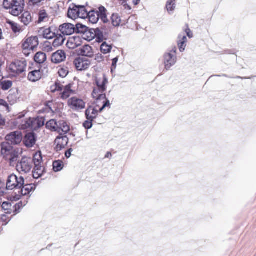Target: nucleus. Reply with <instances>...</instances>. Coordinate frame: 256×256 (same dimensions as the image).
<instances>
[{"label":"nucleus","instance_id":"obj_17","mask_svg":"<svg viewBox=\"0 0 256 256\" xmlns=\"http://www.w3.org/2000/svg\"><path fill=\"white\" fill-rule=\"evenodd\" d=\"M68 142V138L66 136H58L55 140V144H56L55 149L56 151L61 150L65 148Z\"/></svg>","mask_w":256,"mask_h":256},{"label":"nucleus","instance_id":"obj_42","mask_svg":"<svg viewBox=\"0 0 256 256\" xmlns=\"http://www.w3.org/2000/svg\"><path fill=\"white\" fill-rule=\"evenodd\" d=\"M95 34L93 37L96 36V40L99 42H102L104 40H106V38L104 36L103 33L98 28H96L94 30Z\"/></svg>","mask_w":256,"mask_h":256},{"label":"nucleus","instance_id":"obj_40","mask_svg":"<svg viewBox=\"0 0 256 256\" xmlns=\"http://www.w3.org/2000/svg\"><path fill=\"white\" fill-rule=\"evenodd\" d=\"M62 162L60 160H56L53 162V170L55 172L60 171L63 168Z\"/></svg>","mask_w":256,"mask_h":256},{"label":"nucleus","instance_id":"obj_33","mask_svg":"<svg viewBox=\"0 0 256 256\" xmlns=\"http://www.w3.org/2000/svg\"><path fill=\"white\" fill-rule=\"evenodd\" d=\"M46 127L52 131L57 132L58 128V122L55 120H50L46 124Z\"/></svg>","mask_w":256,"mask_h":256},{"label":"nucleus","instance_id":"obj_51","mask_svg":"<svg viewBox=\"0 0 256 256\" xmlns=\"http://www.w3.org/2000/svg\"><path fill=\"white\" fill-rule=\"evenodd\" d=\"M178 41L184 42L186 43V40H187V38L184 34H180L178 36Z\"/></svg>","mask_w":256,"mask_h":256},{"label":"nucleus","instance_id":"obj_46","mask_svg":"<svg viewBox=\"0 0 256 256\" xmlns=\"http://www.w3.org/2000/svg\"><path fill=\"white\" fill-rule=\"evenodd\" d=\"M94 120H87L83 123V126L86 129H90L92 126V121Z\"/></svg>","mask_w":256,"mask_h":256},{"label":"nucleus","instance_id":"obj_54","mask_svg":"<svg viewBox=\"0 0 256 256\" xmlns=\"http://www.w3.org/2000/svg\"><path fill=\"white\" fill-rule=\"evenodd\" d=\"M186 34L188 36L189 38H192L193 36V35H192V34L190 30L188 28L186 30Z\"/></svg>","mask_w":256,"mask_h":256},{"label":"nucleus","instance_id":"obj_61","mask_svg":"<svg viewBox=\"0 0 256 256\" xmlns=\"http://www.w3.org/2000/svg\"><path fill=\"white\" fill-rule=\"evenodd\" d=\"M2 38H3V36H2V30L0 28V40H2Z\"/></svg>","mask_w":256,"mask_h":256},{"label":"nucleus","instance_id":"obj_4","mask_svg":"<svg viewBox=\"0 0 256 256\" xmlns=\"http://www.w3.org/2000/svg\"><path fill=\"white\" fill-rule=\"evenodd\" d=\"M64 82L60 80H57L54 86L50 88L52 92L56 91L62 92L60 94V98L64 100H66L71 94H74V91L72 90V84H68L65 86H64Z\"/></svg>","mask_w":256,"mask_h":256},{"label":"nucleus","instance_id":"obj_13","mask_svg":"<svg viewBox=\"0 0 256 256\" xmlns=\"http://www.w3.org/2000/svg\"><path fill=\"white\" fill-rule=\"evenodd\" d=\"M99 106H98L96 104V107H94L92 106H90L88 108L85 112L87 120H94L97 116L98 115V112H102L100 111L99 108L100 105H102V101L100 102L98 104Z\"/></svg>","mask_w":256,"mask_h":256},{"label":"nucleus","instance_id":"obj_15","mask_svg":"<svg viewBox=\"0 0 256 256\" xmlns=\"http://www.w3.org/2000/svg\"><path fill=\"white\" fill-rule=\"evenodd\" d=\"M74 64L78 70H84L90 66V62L84 58H78L74 61Z\"/></svg>","mask_w":256,"mask_h":256},{"label":"nucleus","instance_id":"obj_28","mask_svg":"<svg viewBox=\"0 0 256 256\" xmlns=\"http://www.w3.org/2000/svg\"><path fill=\"white\" fill-rule=\"evenodd\" d=\"M34 60L38 64H43L46 60V54L41 52H38L34 56Z\"/></svg>","mask_w":256,"mask_h":256},{"label":"nucleus","instance_id":"obj_2","mask_svg":"<svg viewBox=\"0 0 256 256\" xmlns=\"http://www.w3.org/2000/svg\"><path fill=\"white\" fill-rule=\"evenodd\" d=\"M106 9L103 6H100L97 10L89 11L86 9L87 16L86 18H88L90 22L93 24L97 23L100 19L103 22L106 23L108 21L106 14Z\"/></svg>","mask_w":256,"mask_h":256},{"label":"nucleus","instance_id":"obj_9","mask_svg":"<svg viewBox=\"0 0 256 256\" xmlns=\"http://www.w3.org/2000/svg\"><path fill=\"white\" fill-rule=\"evenodd\" d=\"M38 45L37 36H31L26 39L22 44L23 53L26 56L30 54L29 50L33 51Z\"/></svg>","mask_w":256,"mask_h":256},{"label":"nucleus","instance_id":"obj_6","mask_svg":"<svg viewBox=\"0 0 256 256\" xmlns=\"http://www.w3.org/2000/svg\"><path fill=\"white\" fill-rule=\"evenodd\" d=\"M176 50V48L174 46L164 54V64L166 70H170L177 62Z\"/></svg>","mask_w":256,"mask_h":256},{"label":"nucleus","instance_id":"obj_50","mask_svg":"<svg viewBox=\"0 0 256 256\" xmlns=\"http://www.w3.org/2000/svg\"><path fill=\"white\" fill-rule=\"evenodd\" d=\"M22 206V202H20L15 204V210H14V215L18 212V210H20Z\"/></svg>","mask_w":256,"mask_h":256},{"label":"nucleus","instance_id":"obj_16","mask_svg":"<svg viewBox=\"0 0 256 256\" xmlns=\"http://www.w3.org/2000/svg\"><path fill=\"white\" fill-rule=\"evenodd\" d=\"M66 58V54L62 50H58L52 54L51 57L52 62L59 64L64 62Z\"/></svg>","mask_w":256,"mask_h":256},{"label":"nucleus","instance_id":"obj_7","mask_svg":"<svg viewBox=\"0 0 256 256\" xmlns=\"http://www.w3.org/2000/svg\"><path fill=\"white\" fill-rule=\"evenodd\" d=\"M24 184V180L22 176L18 178L14 174L8 176L7 182L6 189L12 190L14 188L20 189Z\"/></svg>","mask_w":256,"mask_h":256},{"label":"nucleus","instance_id":"obj_48","mask_svg":"<svg viewBox=\"0 0 256 256\" xmlns=\"http://www.w3.org/2000/svg\"><path fill=\"white\" fill-rule=\"evenodd\" d=\"M118 56H116L115 58L112 59V68H111L112 72L114 70L116 69V64L118 62Z\"/></svg>","mask_w":256,"mask_h":256},{"label":"nucleus","instance_id":"obj_12","mask_svg":"<svg viewBox=\"0 0 256 256\" xmlns=\"http://www.w3.org/2000/svg\"><path fill=\"white\" fill-rule=\"evenodd\" d=\"M68 105L74 110H80L85 108V102L76 96L72 97L68 100Z\"/></svg>","mask_w":256,"mask_h":256},{"label":"nucleus","instance_id":"obj_57","mask_svg":"<svg viewBox=\"0 0 256 256\" xmlns=\"http://www.w3.org/2000/svg\"><path fill=\"white\" fill-rule=\"evenodd\" d=\"M132 3L134 5L136 6L138 4L140 0H132Z\"/></svg>","mask_w":256,"mask_h":256},{"label":"nucleus","instance_id":"obj_55","mask_svg":"<svg viewBox=\"0 0 256 256\" xmlns=\"http://www.w3.org/2000/svg\"><path fill=\"white\" fill-rule=\"evenodd\" d=\"M5 120L2 117V114H0V126H2L5 124Z\"/></svg>","mask_w":256,"mask_h":256},{"label":"nucleus","instance_id":"obj_24","mask_svg":"<svg viewBox=\"0 0 256 256\" xmlns=\"http://www.w3.org/2000/svg\"><path fill=\"white\" fill-rule=\"evenodd\" d=\"M36 189V186L34 184H28L26 185H23L21 188L19 190L21 192L22 195L26 196L30 194L32 191Z\"/></svg>","mask_w":256,"mask_h":256},{"label":"nucleus","instance_id":"obj_36","mask_svg":"<svg viewBox=\"0 0 256 256\" xmlns=\"http://www.w3.org/2000/svg\"><path fill=\"white\" fill-rule=\"evenodd\" d=\"M111 20L114 26H118L120 25L121 19L118 14H112L111 16Z\"/></svg>","mask_w":256,"mask_h":256},{"label":"nucleus","instance_id":"obj_18","mask_svg":"<svg viewBox=\"0 0 256 256\" xmlns=\"http://www.w3.org/2000/svg\"><path fill=\"white\" fill-rule=\"evenodd\" d=\"M82 40L80 36H72L69 38L66 46L70 49H74L81 46Z\"/></svg>","mask_w":256,"mask_h":256},{"label":"nucleus","instance_id":"obj_19","mask_svg":"<svg viewBox=\"0 0 256 256\" xmlns=\"http://www.w3.org/2000/svg\"><path fill=\"white\" fill-rule=\"evenodd\" d=\"M36 137L34 132L27 134L24 138L23 142L27 148H32L36 144Z\"/></svg>","mask_w":256,"mask_h":256},{"label":"nucleus","instance_id":"obj_47","mask_svg":"<svg viewBox=\"0 0 256 256\" xmlns=\"http://www.w3.org/2000/svg\"><path fill=\"white\" fill-rule=\"evenodd\" d=\"M178 48H179V50H180V52H182L184 50H185V48H186V44L185 42H180V41H178Z\"/></svg>","mask_w":256,"mask_h":256},{"label":"nucleus","instance_id":"obj_43","mask_svg":"<svg viewBox=\"0 0 256 256\" xmlns=\"http://www.w3.org/2000/svg\"><path fill=\"white\" fill-rule=\"evenodd\" d=\"M33 164H34V166L36 165H41V162L42 160V157L40 154H36L33 157V159L32 160Z\"/></svg>","mask_w":256,"mask_h":256},{"label":"nucleus","instance_id":"obj_34","mask_svg":"<svg viewBox=\"0 0 256 256\" xmlns=\"http://www.w3.org/2000/svg\"><path fill=\"white\" fill-rule=\"evenodd\" d=\"M54 38H55L52 43V44L54 47H57L62 45L65 40V38H64V36H62L61 34L58 35L56 34Z\"/></svg>","mask_w":256,"mask_h":256},{"label":"nucleus","instance_id":"obj_29","mask_svg":"<svg viewBox=\"0 0 256 256\" xmlns=\"http://www.w3.org/2000/svg\"><path fill=\"white\" fill-rule=\"evenodd\" d=\"M82 56L86 57H92L94 55L92 48L88 45L84 46L81 50Z\"/></svg>","mask_w":256,"mask_h":256},{"label":"nucleus","instance_id":"obj_59","mask_svg":"<svg viewBox=\"0 0 256 256\" xmlns=\"http://www.w3.org/2000/svg\"><path fill=\"white\" fill-rule=\"evenodd\" d=\"M4 186V182H2L0 180V190H1Z\"/></svg>","mask_w":256,"mask_h":256},{"label":"nucleus","instance_id":"obj_27","mask_svg":"<svg viewBox=\"0 0 256 256\" xmlns=\"http://www.w3.org/2000/svg\"><path fill=\"white\" fill-rule=\"evenodd\" d=\"M19 18L25 26H28L32 22V17L28 12H24Z\"/></svg>","mask_w":256,"mask_h":256},{"label":"nucleus","instance_id":"obj_52","mask_svg":"<svg viewBox=\"0 0 256 256\" xmlns=\"http://www.w3.org/2000/svg\"><path fill=\"white\" fill-rule=\"evenodd\" d=\"M0 105L4 106L6 109H8L9 108L7 102L2 99H0Z\"/></svg>","mask_w":256,"mask_h":256},{"label":"nucleus","instance_id":"obj_35","mask_svg":"<svg viewBox=\"0 0 256 256\" xmlns=\"http://www.w3.org/2000/svg\"><path fill=\"white\" fill-rule=\"evenodd\" d=\"M112 48V45L109 44L104 42L102 43L100 46V50L104 54H106L109 53Z\"/></svg>","mask_w":256,"mask_h":256},{"label":"nucleus","instance_id":"obj_56","mask_svg":"<svg viewBox=\"0 0 256 256\" xmlns=\"http://www.w3.org/2000/svg\"><path fill=\"white\" fill-rule=\"evenodd\" d=\"M124 6L126 9H127L128 10H130L132 9L131 7L127 4H124Z\"/></svg>","mask_w":256,"mask_h":256},{"label":"nucleus","instance_id":"obj_41","mask_svg":"<svg viewBox=\"0 0 256 256\" xmlns=\"http://www.w3.org/2000/svg\"><path fill=\"white\" fill-rule=\"evenodd\" d=\"M88 28L80 24H77L75 26V32L76 33H84L86 32Z\"/></svg>","mask_w":256,"mask_h":256},{"label":"nucleus","instance_id":"obj_45","mask_svg":"<svg viewBox=\"0 0 256 256\" xmlns=\"http://www.w3.org/2000/svg\"><path fill=\"white\" fill-rule=\"evenodd\" d=\"M58 73L60 77L64 78L67 76L68 70L67 68H61L59 70Z\"/></svg>","mask_w":256,"mask_h":256},{"label":"nucleus","instance_id":"obj_26","mask_svg":"<svg viewBox=\"0 0 256 256\" xmlns=\"http://www.w3.org/2000/svg\"><path fill=\"white\" fill-rule=\"evenodd\" d=\"M70 130V127L67 124L66 122L64 121L58 122V128L57 132L62 134L63 132L64 134H66Z\"/></svg>","mask_w":256,"mask_h":256},{"label":"nucleus","instance_id":"obj_60","mask_svg":"<svg viewBox=\"0 0 256 256\" xmlns=\"http://www.w3.org/2000/svg\"><path fill=\"white\" fill-rule=\"evenodd\" d=\"M2 220L3 221H6V220H7L6 216H5V215H3V216H2Z\"/></svg>","mask_w":256,"mask_h":256},{"label":"nucleus","instance_id":"obj_38","mask_svg":"<svg viewBox=\"0 0 256 256\" xmlns=\"http://www.w3.org/2000/svg\"><path fill=\"white\" fill-rule=\"evenodd\" d=\"M2 208L6 214H11L12 212L11 202H2Z\"/></svg>","mask_w":256,"mask_h":256},{"label":"nucleus","instance_id":"obj_25","mask_svg":"<svg viewBox=\"0 0 256 256\" xmlns=\"http://www.w3.org/2000/svg\"><path fill=\"white\" fill-rule=\"evenodd\" d=\"M44 171V168L42 165L34 166L32 171L33 178L35 179L38 178L43 174Z\"/></svg>","mask_w":256,"mask_h":256},{"label":"nucleus","instance_id":"obj_49","mask_svg":"<svg viewBox=\"0 0 256 256\" xmlns=\"http://www.w3.org/2000/svg\"><path fill=\"white\" fill-rule=\"evenodd\" d=\"M95 60L98 62H101L104 60V57L101 54H98L95 56Z\"/></svg>","mask_w":256,"mask_h":256},{"label":"nucleus","instance_id":"obj_1","mask_svg":"<svg viewBox=\"0 0 256 256\" xmlns=\"http://www.w3.org/2000/svg\"><path fill=\"white\" fill-rule=\"evenodd\" d=\"M96 86L94 88L92 95L95 98V103L98 106L100 102L102 101V106L100 108V111L102 112L106 108L110 107V103L108 100L106 94L104 93L106 90V84H108V79L106 74L98 76L95 78Z\"/></svg>","mask_w":256,"mask_h":256},{"label":"nucleus","instance_id":"obj_14","mask_svg":"<svg viewBox=\"0 0 256 256\" xmlns=\"http://www.w3.org/2000/svg\"><path fill=\"white\" fill-rule=\"evenodd\" d=\"M61 34L64 36H70L75 32V26L70 23H65L61 24L59 27Z\"/></svg>","mask_w":256,"mask_h":256},{"label":"nucleus","instance_id":"obj_44","mask_svg":"<svg viewBox=\"0 0 256 256\" xmlns=\"http://www.w3.org/2000/svg\"><path fill=\"white\" fill-rule=\"evenodd\" d=\"M12 82L10 80H6L1 83V88L4 90H8L12 86Z\"/></svg>","mask_w":256,"mask_h":256},{"label":"nucleus","instance_id":"obj_39","mask_svg":"<svg viewBox=\"0 0 256 256\" xmlns=\"http://www.w3.org/2000/svg\"><path fill=\"white\" fill-rule=\"evenodd\" d=\"M6 23L14 32L16 33L20 32V28L18 24L10 20L7 21Z\"/></svg>","mask_w":256,"mask_h":256},{"label":"nucleus","instance_id":"obj_32","mask_svg":"<svg viewBox=\"0 0 256 256\" xmlns=\"http://www.w3.org/2000/svg\"><path fill=\"white\" fill-rule=\"evenodd\" d=\"M30 118H25L20 122H18L17 123L20 124L18 126V128L20 130H25L28 128L30 129Z\"/></svg>","mask_w":256,"mask_h":256},{"label":"nucleus","instance_id":"obj_5","mask_svg":"<svg viewBox=\"0 0 256 256\" xmlns=\"http://www.w3.org/2000/svg\"><path fill=\"white\" fill-rule=\"evenodd\" d=\"M86 15V8L84 6L72 4L68 12V16L72 19L78 18L85 19Z\"/></svg>","mask_w":256,"mask_h":256},{"label":"nucleus","instance_id":"obj_20","mask_svg":"<svg viewBox=\"0 0 256 256\" xmlns=\"http://www.w3.org/2000/svg\"><path fill=\"white\" fill-rule=\"evenodd\" d=\"M14 148L8 142H4L1 144V154L6 159Z\"/></svg>","mask_w":256,"mask_h":256},{"label":"nucleus","instance_id":"obj_31","mask_svg":"<svg viewBox=\"0 0 256 256\" xmlns=\"http://www.w3.org/2000/svg\"><path fill=\"white\" fill-rule=\"evenodd\" d=\"M48 20V15L44 10H40L38 12V23L40 24L42 22H47Z\"/></svg>","mask_w":256,"mask_h":256},{"label":"nucleus","instance_id":"obj_22","mask_svg":"<svg viewBox=\"0 0 256 256\" xmlns=\"http://www.w3.org/2000/svg\"><path fill=\"white\" fill-rule=\"evenodd\" d=\"M40 36H42L46 39H52L56 36V34L52 31L50 28H42L39 32Z\"/></svg>","mask_w":256,"mask_h":256},{"label":"nucleus","instance_id":"obj_62","mask_svg":"<svg viewBox=\"0 0 256 256\" xmlns=\"http://www.w3.org/2000/svg\"><path fill=\"white\" fill-rule=\"evenodd\" d=\"M236 78H242V79H243V78L240 77V76H237V77H236Z\"/></svg>","mask_w":256,"mask_h":256},{"label":"nucleus","instance_id":"obj_53","mask_svg":"<svg viewBox=\"0 0 256 256\" xmlns=\"http://www.w3.org/2000/svg\"><path fill=\"white\" fill-rule=\"evenodd\" d=\"M73 151L72 149V148H69L68 150H66L65 152V156L66 158H69L71 156L72 152Z\"/></svg>","mask_w":256,"mask_h":256},{"label":"nucleus","instance_id":"obj_11","mask_svg":"<svg viewBox=\"0 0 256 256\" xmlns=\"http://www.w3.org/2000/svg\"><path fill=\"white\" fill-rule=\"evenodd\" d=\"M6 140L7 142L12 144L17 145L20 144L22 140V135L21 132L16 131L12 132L10 134L6 135Z\"/></svg>","mask_w":256,"mask_h":256},{"label":"nucleus","instance_id":"obj_30","mask_svg":"<svg viewBox=\"0 0 256 256\" xmlns=\"http://www.w3.org/2000/svg\"><path fill=\"white\" fill-rule=\"evenodd\" d=\"M19 151L18 149H14L12 152L10 153V156L6 159L10 161V165L13 164L14 162L17 160L19 156Z\"/></svg>","mask_w":256,"mask_h":256},{"label":"nucleus","instance_id":"obj_3","mask_svg":"<svg viewBox=\"0 0 256 256\" xmlns=\"http://www.w3.org/2000/svg\"><path fill=\"white\" fill-rule=\"evenodd\" d=\"M3 6L11 14L18 16L23 11L24 2V0H4Z\"/></svg>","mask_w":256,"mask_h":256},{"label":"nucleus","instance_id":"obj_23","mask_svg":"<svg viewBox=\"0 0 256 256\" xmlns=\"http://www.w3.org/2000/svg\"><path fill=\"white\" fill-rule=\"evenodd\" d=\"M42 78L41 72L40 70H34L29 72L28 78L32 82L38 81Z\"/></svg>","mask_w":256,"mask_h":256},{"label":"nucleus","instance_id":"obj_10","mask_svg":"<svg viewBox=\"0 0 256 256\" xmlns=\"http://www.w3.org/2000/svg\"><path fill=\"white\" fill-rule=\"evenodd\" d=\"M27 66L26 60L22 58L13 62L9 66L11 72L14 74H20L24 72Z\"/></svg>","mask_w":256,"mask_h":256},{"label":"nucleus","instance_id":"obj_58","mask_svg":"<svg viewBox=\"0 0 256 256\" xmlns=\"http://www.w3.org/2000/svg\"><path fill=\"white\" fill-rule=\"evenodd\" d=\"M112 154L110 152H108L105 156V158H108L112 156Z\"/></svg>","mask_w":256,"mask_h":256},{"label":"nucleus","instance_id":"obj_21","mask_svg":"<svg viewBox=\"0 0 256 256\" xmlns=\"http://www.w3.org/2000/svg\"><path fill=\"white\" fill-rule=\"evenodd\" d=\"M30 130H36L38 128L42 126L44 124V120L42 118H30Z\"/></svg>","mask_w":256,"mask_h":256},{"label":"nucleus","instance_id":"obj_8","mask_svg":"<svg viewBox=\"0 0 256 256\" xmlns=\"http://www.w3.org/2000/svg\"><path fill=\"white\" fill-rule=\"evenodd\" d=\"M33 166V162L30 158L24 156L16 166V170L20 174H27L30 172Z\"/></svg>","mask_w":256,"mask_h":256},{"label":"nucleus","instance_id":"obj_37","mask_svg":"<svg viewBox=\"0 0 256 256\" xmlns=\"http://www.w3.org/2000/svg\"><path fill=\"white\" fill-rule=\"evenodd\" d=\"M176 8L175 0H168L166 4V8L169 14H171Z\"/></svg>","mask_w":256,"mask_h":256}]
</instances>
